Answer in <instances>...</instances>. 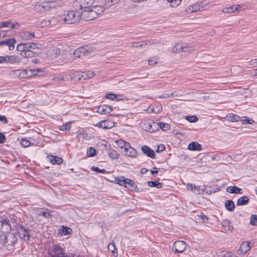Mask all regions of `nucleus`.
<instances>
[{
    "label": "nucleus",
    "instance_id": "1",
    "mask_svg": "<svg viewBox=\"0 0 257 257\" xmlns=\"http://www.w3.org/2000/svg\"><path fill=\"white\" fill-rule=\"evenodd\" d=\"M80 20V12L78 11H70L65 12L64 14L60 16L59 21L64 22L67 24H71L77 23Z\"/></svg>",
    "mask_w": 257,
    "mask_h": 257
},
{
    "label": "nucleus",
    "instance_id": "2",
    "mask_svg": "<svg viewBox=\"0 0 257 257\" xmlns=\"http://www.w3.org/2000/svg\"><path fill=\"white\" fill-rule=\"evenodd\" d=\"M4 233V235L2 236L3 242L1 245L2 248H6L7 250H12L14 247L15 243L17 242V238L15 235L13 233L7 232Z\"/></svg>",
    "mask_w": 257,
    "mask_h": 257
},
{
    "label": "nucleus",
    "instance_id": "3",
    "mask_svg": "<svg viewBox=\"0 0 257 257\" xmlns=\"http://www.w3.org/2000/svg\"><path fill=\"white\" fill-rule=\"evenodd\" d=\"M49 254L51 257H72L64 252L63 248L56 244H54L48 250Z\"/></svg>",
    "mask_w": 257,
    "mask_h": 257
},
{
    "label": "nucleus",
    "instance_id": "4",
    "mask_svg": "<svg viewBox=\"0 0 257 257\" xmlns=\"http://www.w3.org/2000/svg\"><path fill=\"white\" fill-rule=\"evenodd\" d=\"M58 4L56 2L53 1H45L41 4L35 5V8L37 10L40 11H49L52 9L56 8Z\"/></svg>",
    "mask_w": 257,
    "mask_h": 257
},
{
    "label": "nucleus",
    "instance_id": "5",
    "mask_svg": "<svg viewBox=\"0 0 257 257\" xmlns=\"http://www.w3.org/2000/svg\"><path fill=\"white\" fill-rule=\"evenodd\" d=\"M96 18V15L92 9L90 7L87 9H85L82 12H80V20H82L86 21H92Z\"/></svg>",
    "mask_w": 257,
    "mask_h": 257
},
{
    "label": "nucleus",
    "instance_id": "6",
    "mask_svg": "<svg viewBox=\"0 0 257 257\" xmlns=\"http://www.w3.org/2000/svg\"><path fill=\"white\" fill-rule=\"evenodd\" d=\"M92 50L88 46L81 47L75 50L73 55L75 57L81 58L91 53Z\"/></svg>",
    "mask_w": 257,
    "mask_h": 257
},
{
    "label": "nucleus",
    "instance_id": "7",
    "mask_svg": "<svg viewBox=\"0 0 257 257\" xmlns=\"http://www.w3.org/2000/svg\"><path fill=\"white\" fill-rule=\"evenodd\" d=\"M93 0H76L74 2L75 9L77 11L82 10L83 9L90 8L89 5L92 4Z\"/></svg>",
    "mask_w": 257,
    "mask_h": 257
},
{
    "label": "nucleus",
    "instance_id": "8",
    "mask_svg": "<svg viewBox=\"0 0 257 257\" xmlns=\"http://www.w3.org/2000/svg\"><path fill=\"white\" fill-rule=\"evenodd\" d=\"M11 230L9 220L0 216V232H7Z\"/></svg>",
    "mask_w": 257,
    "mask_h": 257
},
{
    "label": "nucleus",
    "instance_id": "9",
    "mask_svg": "<svg viewBox=\"0 0 257 257\" xmlns=\"http://www.w3.org/2000/svg\"><path fill=\"white\" fill-rule=\"evenodd\" d=\"M18 233L21 239L24 241H28L30 239L29 230L23 226L19 225L18 227Z\"/></svg>",
    "mask_w": 257,
    "mask_h": 257
},
{
    "label": "nucleus",
    "instance_id": "10",
    "mask_svg": "<svg viewBox=\"0 0 257 257\" xmlns=\"http://www.w3.org/2000/svg\"><path fill=\"white\" fill-rule=\"evenodd\" d=\"M16 40L14 38H9L3 41H0V46L8 47L9 50H13Z\"/></svg>",
    "mask_w": 257,
    "mask_h": 257
},
{
    "label": "nucleus",
    "instance_id": "11",
    "mask_svg": "<svg viewBox=\"0 0 257 257\" xmlns=\"http://www.w3.org/2000/svg\"><path fill=\"white\" fill-rule=\"evenodd\" d=\"M186 248V243L182 240L175 241L173 245V250L176 252H182Z\"/></svg>",
    "mask_w": 257,
    "mask_h": 257
},
{
    "label": "nucleus",
    "instance_id": "12",
    "mask_svg": "<svg viewBox=\"0 0 257 257\" xmlns=\"http://www.w3.org/2000/svg\"><path fill=\"white\" fill-rule=\"evenodd\" d=\"M221 225L223 228L222 231L225 233L231 232L233 228L230 222L227 219L223 220L221 222Z\"/></svg>",
    "mask_w": 257,
    "mask_h": 257
},
{
    "label": "nucleus",
    "instance_id": "13",
    "mask_svg": "<svg viewBox=\"0 0 257 257\" xmlns=\"http://www.w3.org/2000/svg\"><path fill=\"white\" fill-rule=\"evenodd\" d=\"M94 76V73L90 71H87L85 72H81V73H77V77H78L79 79H82L85 80L90 79Z\"/></svg>",
    "mask_w": 257,
    "mask_h": 257
},
{
    "label": "nucleus",
    "instance_id": "14",
    "mask_svg": "<svg viewBox=\"0 0 257 257\" xmlns=\"http://www.w3.org/2000/svg\"><path fill=\"white\" fill-rule=\"evenodd\" d=\"M126 182L124 185V187L127 188L129 190L132 191L139 192V188L137 187V185L135 184V182L130 179L126 178Z\"/></svg>",
    "mask_w": 257,
    "mask_h": 257
},
{
    "label": "nucleus",
    "instance_id": "15",
    "mask_svg": "<svg viewBox=\"0 0 257 257\" xmlns=\"http://www.w3.org/2000/svg\"><path fill=\"white\" fill-rule=\"evenodd\" d=\"M142 151L143 153L146 155L148 157L152 159H154L155 158V153L154 151L148 146H143L142 147Z\"/></svg>",
    "mask_w": 257,
    "mask_h": 257
},
{
    "label": "nucleus",
    "instance_id": "16",
    "mask_svg": "<svg viewBox=\"0 0 257 257\" xmlns=\"http://www.w3.org/2000/svg\"><path fill=\"white\" fill-rule=\"evenodd\" d=\"M112 109L111 106L107 105H100L98 108L97 111L101 114H106L109 113L112 111Z\"/></svg>",
    "mask_w": 257,
    "mask_h": 257
},
{
    "label": "nucleus",
    "instance_id": "17",
    "mask_svg": "<svg viewBox=\"0 0 257 257\" xmlns=\"http://www.w3.org/2000/svg\"><path fill=\"white\" fill-rule=\"evenodd\" d=\"M95 125L104 129H109L113 126L112 123L107 120H102Z\"/></svg>",
    "mask_w": 257,
    "mask_h": 257
},
{
    "label": "nucleus",
    "instance_id": "18",
    "mask_svg": "<svg viewBox=\"0 0 257 257\" xmlns=\"http://www.w3.org/2000/svg\"><path fill=\"white\" fill-rule=\"evenodd\" d=\"M15 75L20 79L26 78L30 76L26 70H17L15 71Z\"/></svg>",
    "mask_w": 257,
    "mask_h": 257
},
{
    "label": "nucleus",
    "instance_id": "19",
    "mask_svg": "<svg viewBox=\"0 0 257 257\" xmlns=\"http://www.w3.org/2000/svg\"><path fill=\"white\" fill-rule=\"evenodd\" d=\"M91 8L92 9L93 12L95 13L96 18H97L99 15H101L102 13L104 12L105 8V7L99 5L93 6L91 7Z\"/></svg>",
    "mask_w": 257,
    "mask_h": 257
},
{
    "label": "nucleus",
    "instance_id": "20",
    "mask_svg": "<svg viewBox=\"0 0 257 257\" xmlns=\"http://www.w3.org/2000/svg\"><path fill=\"white\" fill-rule=\"evenodd\" d=\"M240 8L241 6L239 5H237L235 6H232L223 9L222 12L224 13H231L237 11Z\"/></svg>",
    "mask_w": 257,
    "mask_h": 257
},
{
    "label": "nucleus",
    "instance_id": "21",
    "mask_svg": "<svg viewBox=\"0 0 257 257\" xmlns=\"http://www.w3.org/2000/svg\"><path fill=\"white\" fill-rule=\"evenodd\" d=\"M20 36L21 38L24 40H29L34 38L35 34L33 32L25 31L21 33Z\"/></svg>",
    "mask_w": 257,
    "mask_h": 257
},
{
    "label": "nucleus",
    "instance_id": "22",
    "mask_svg": "<svg viewBox=\"0 0 257 257\" xmlns=\"http://www.w3.org/2000/svg\"><path fill=\"white\" fill-rule=\"evenodd\" d=\"M188 149L191 151H200L202 146L197 142H193L188 145Z\"/></svg>",
    "mask_w": 257,
    "mask_h": 257
},
{
    "label": "nucleus",
    "instance_id": "23",
    "mask_svg": "<svg viewBox=\"0 0 257 257\" xmlns=\"http://www.w3.org/2000/svg\"><path fill=\"white\" fill-rule=\"evenodd\" d=\"M226 191L231 194H242V189L237 186H228L226 188Z\"/></svg>",
    "mask_w": 257,
    "mask_h": 257
},
{
    "label": "nucleus",
    "instance_id": "24",
    "mask_svg": "<svg viewBox=\"0 0 257 257\" xmlns=\"http://www.w3.org/2000/svg\"><path fill=\"white\" fill-rule=\"evenodd\" d=\"M19 61V58L17 56L12 55L4 56V63H18Z\"/></svg>",
    "mask_w": 257,
    "mask_h": 257
},
{
    "label": "nucleus",
    "instance_id": "25",
    "mask_svg": "<svg viewBox=\"0 0 257 257\" xmlns=\"http://www.w3.org/2000/svg\"><path fill=\"white\" fill-rule=\"evenodd\" d=\"M185 11L187 13H196L197 12H199V6L197 4V3H195L193 5H191L188 6L186 9Z\"/></svg>",
    "mask_w": 257,
    "mask_h": 257
},
{
    "label": "nucleus",
    "instance_id": "26",
    "mask_svg": "<svg viewBox=\"0 0 257 257\" xmlns=\"http://www.w3.org/2000/svg\"><path fill=\"white\" fill-rule=\"evenodd\" d=\"M250 246L249 242H243L239 247V250L241 253H245L250 249Z\"/></svg>",
    "mask_w": 257,
    "mask_h": 257
},
{
    "label": "nucleus",
    "instance_id": "27",
    "mask_svg": "<svg viewBox=\"0 0 257 257\" xmlns=\"http://www.w3.org/2000/svg\"><path fill=\"white\" fill-rule=\"evenodd\" d=\"M249 198L247 196L239 198L236 202L237 206L246 205L249 202Z\"/></svg>",
    "mask_w": 257,
    "mask_h": 257
},
{
    "label": "nucleus",
    "instance_id": "28",
    "mask_svg": "<svg viewBox=\"0 0 257 257\" xmlns=\"http://www.w3.org/2000/svg\"><path fill=\"white\" fill-rule=\"evenodd\" d=\"M50 162L52 164H58L60 165L63 162V160L60 157H58L54 156H50L49 157Z\"/></svg>",
    "mask_w": 257,
    "mask_h": 257
},
{
    "label": "nucleus",
    "instance_id": "29",
    "mask_svg": "<svg viewBox=\"0 0 257 257\" xmlns=\"http://www.w3.org/2000/svg\"><path fill=\"white\" fill-rule=\"evenodd\" d=\"M225 206L229 211H232L235 208V204L231 200H228L225 203Z\"/></svg>",
    "mask_w": 257,
    "mask_h": 257
},
{
    "label": "nucleus",
    "instance_id": "30",
    "mask_svg": "<svg viewBox=\"0 0 257 257\" xmlns=\"http://www.w3.org/2000/svg\"><path fill=\"white\" fill-rule=\"evenodd\" d=\"M199 11H203L209 8L208 3L206 1H201L197 3Z\"/></svg>",
    "mask_w": 257,
    "mask_h": 257
},
{
    "label": "nucleus",
    "instance_id": "31",
    "mask_svg": "<svg viewBox=\"0 0 257 257\" xmlns=\"http://www.w3.org/2000/svg\"><path fill=\"white\" fill-rule=\"evenodd\" d=\"M153 125H156V123L154 121L152 122V124L150 123H145L143 126V129L146 131L154 132H155V130L153 128Z\"/></svg>",
    "mask_w": 257,
    "mask_h": 257
},
{
    "label": "nucleus",
    "instance_id": "32",
    "mask_svg": "<svg viewBox=\"0 0 257 257\" xmlns=\"http://www.w3.org/2000/svg\"><path fill=\"white\" fill-rule=\"evenodd\" d=\"M1 25L2 28L3 27H8L11 29H14L16 28V26H18V28H19L20 25L18 24H12L10 21H5L1 23Z\"/></svg>",
    "mask_w": 257,
    "mask_h": 257
},
{
    "label": "nucleus",
    "instance_id": "33",
    "mask_svg": "<svg viewBox=\"0 0 257 257\" xmlns=\"http://www.w3.org/2000/svg\"><path fill=\"white\" fill-rule=\"evenodd\" d=\"M183 48V43H179L176 44L173 48L172 51L175 53H180L182 52Z\"/></svg>",
    "mask_w": 257,
    "mask_h": 257
},
{
    "label": "nucleus",
    "instance_id": "34",
    "mask_svg": "<svg viewBox=\"0 0 257 257\" xmlns=\"http://www.w3.org/2000/svg\"><path fill=\"white\" fill-rule=\"evenodd\" d=\"M194 50V48L190 44L183 43V48L182 52L191 53Z\"/></svg>",
    "mask_w": 257,
    "mask_h": 257
},
{
    "label": "nucleus",
    "instance_id": "35",
    "mask_svg": "<svg viewBox=\"0 0 257 257\" xmlns=\"http://www.w3.org/2000/svg\"><path fill=\"white\" fill-rule=\"evenodd\" d=\"M126 178H125L123 176L116 177L115 178V183L119 184L121 186H124L125 183L126 182Z\"/></svg>",
    "mask_w": 257,
    "mask_h": 257
},
{
    "label": "nucleus",
    "instance_id": "36",
    "mask_svg": "<svg viewBox=\"0 0 257 257\" xmlns=\"http://www.w3.org/2000/svg\"><path fill=\"white\" fill-rule=\"evenodd\" d=\"M126 153V155L132 158H136L137 156V152L136 150L132 147L130 148L127 151H125Z\"/></svg>",
    "mask_w": 257,
    "mask_h": 257
},
{
    "label": "nucleus",
    "instance_id": "37",
    "mask_svg": "<svg viewBox=\"0 0 257 257\" xmlns=\"http://www.w3.org/2000/svg\"><path fill=\"white\" fill-rule=\"evenodd\" d=\"M20 54L22 56L25 58H32L34 57L35 55V53L32 50H30L29 51H27V52Z\"/></svg>",
    "mask_w": 257,
    "mask_h": 257
},
{
    "label": "nucleus",
    "instance_id": "38",
    "mask_svg": "<svg viewBox=\"0 0 257 257\" xmlns=\"http://www.w3.org/2000/svg\"><path fill=\"white\" fill-rule=\"evenodd\" d=\"M157 124L159 128L162 129V130L163 131H167L170 128V126L168 123L160 122L158 123Z\"/></svg>",
    "mask_w": 257,
    "mask_h": 257
},
{
    "label": "nucleus",
    "instance_id": "39",
    "mask_svg": "<svg viewBox=\"0 0 257 257\" xmlns=\"http://www.w3.org/2000/svg\"><path fill=\"white\" fill-rule=\"evenodd\" d=\"M118 3L117 0H105L104 7L108 9L111 6L114 5Z\"/></svg>",
    "mask_w": 257,
    "mask_h": 257
},
{
    "label": "nucleus",
    "instance_id": "40",
    "mask_svg": "<svg viewBox=\"0 0 257 257\" xmlns=\"http://www.w3.org/2000/svg\"><path fill=\"white\" fill-rule=\"evenodd\" d=\"M108 155L112 159H117L119 157V154L114 150H110L108 151Z\"/></svg>",
    "mask_w": 257,
    "mask_h": 257
},
{
    "label": "nucleus",
    "instance_id": "41",
    "mask_svg": "<svg viewBox=\"0 0 257 257\" xmlns=\"http://www.w3.org/2000/svg\"><path fill=\"white\" fill-rule=\"evenodd\" d=\"M51 24V21L49 19H43L42 20L40 23L39 24V25L41 27H46L50 26Z\"/></svg>",
    "mask_w": 257,
    "mask_h": 257
},
{
    "label": "nucleus",
    "instance_id": "42",
    "mask_svg": "<svg viewBox=\"0 0 257 257\" xmlns=\"http://www.w3.org/2000/svg\"><path fill=\"white\" fill-rule=\"evenodd\" d=\"M71 122H66L65 124L60 126V130L63 131L69 130L71 128Z\"/></svg>",
    "mask_w": 257,
    "mask_h": 257
},
{
    "label": "nucleus",
    "instance_id": "43",
    "mask_svg": "<svg viewBox=\"0 0 257 257\" xmlns=\"http://www.w3.org/2000/svg\"><path fill=\"white\" fill-rule=\"evenodd\" d=\"M87 156L89 157H93L96 154V150L93 147H90L87 151Z\"/></svg>",
    "mask_w": 257,
    "mask_h": 257
},
{
    "label": "nucleus",
    "instance_id": "44",
    "mask_svg": "<svg viewBox=\"0 0 257 257\" xmlns=\"http://www.w3.org/2000/svg\"><path fill=\"white\" fill-rule=\"evenodd\" d=\"M186 119L190 122H195L198 120V117L195 115L186 116Z\"/></svg>",
    "mask_w": 257,
    "mask_h": 257
},
{
    "label": "nucleus",
    "instance_id": "45",
    "mask_svg": "<svg viewBox=\"0 0 257 257\" xmlns=\"http://www.w3.org/2000/svg\"><path fill=\"white\" fill-rule=\"evenodd\" d=\"M62 232L64 235L70 234L72 232V229L69 227L63 226Z\"/></svg>",
    "mask_w": 257,
    "mask_h": 257
},
{
    "label": "nucleus",
    "instance_id": "46",
    "mask_svg": "<svg viewBox=\"0 0 257 257\" xmlns=\"http://www.w3.org/2000/svg\"><path fill=\"white\" fill-rule=\"evenodd\" d=\"M250 223L252 225H257V215L253 214L250 217Z\"/></svg>",
    "mask_w": 257,
    "mask_h": 257
},
{
    "label": "nucleus",
    "instance_id": "47",
    "mask_svg": "<svg viewBox=\"0 0 257 257\" xmlns=\"http://www.w3.org/2000/svg\"><path fill=\"white\" fill-rule=\"evenodd\" d=\"M228 117H229V119L231 121H237L240 119V117L236 114H231Z\"/></svg>",
    "mask_w": 257,
    "mask_h": 257
},
{
    "label": "nucleus",
    "instance_id": "48",
    "mask_svg": "<svg viewBox=\"0 0 257 257\" xmlns=\"http://www.w3.org/2000/svg\"><path fill=\"white\" fill-rule=\"evenodd\" d=\"M21 144L24 147H28L30 145V142L26 139H22L21 140Z\"/></svg>",
    "mask_w": 257,
    "mask_h": 257
},
{
    "label": "nucleus",
    "instance_id": "49",
    "mask_svg": "<svg viewBox=\"0 0 257 257\" xmlns=\"http://www.w3.org/2000/svg\"><path fill=\"white\" fill-rule=\"evenodd\" d=\"M91 169L97 173L105 174L107 172L105 169H100L98 167H92Z\"/></svg>",
    "mask_w": 257,
    "mask_h": 257
},
{
    "label": "nucleus",
    "instance_id": "50",
    "mask_svg": "<svg viewBox=\"0 0 257 257\" xmlns=\"http://www.w3.org/2000/svg\"><path fill=\"white\" fill-rule=\"evenodd\" d=\"M38 215H43L44 217L46 218H49L51 217V215L49 212L47 211H41L40 213L38 214Z\"/></svg>",
    "mask_w": 257,
    "mask_h": 257
},
{
    "label": "nucleus",
    "instance_id": "51",
    "mask_svg": "<svg viewBox=\"0 0 257 257\" xmlns=\"http://www.w3.org/2000/svg\"><path fill=\"white\" fill-rule=\"evenodd\" d=\"M167 1L171 4L172 7H175L180 5L181 0H167Z\"/></svg>",
    "mask_w": 257,
    "mask_h": 257
},
{
    "label": "nucleus",
    "instance_id": "52",
    "mask_svg": "<svg viewBox=\"0 0 257 257\" xmlns=\"http://www.w3.org/2000/svg\"><path fill=\"white\" fill-rule=\"evenodd\" d=\"M24 43L20 44L17 46V49L19 52H20L21 53H24Z\"/></svg>",
    "mask_w": 257,
    "mask_h": 257
},
{
    "label": "nucleus",
    "instance_id": "53",
    "mask_svg": "<svg viewBox=\"0 0 257 257\" xmlns=\"http://www.w3.org/2000/svg\"><path fill=\"white\" fill-rule=\"evenodd\" d=\"M174 96V93H172L170 94L166 93L163 94L162 95L159 96L158 97L159 98H169L171 96Z\"/></svg>",
    "mask_w": 257,
    "mask_h": 257
},
{
    "label": "nucleus",
    "instance_id": "54",
    "mask_svg": "<svg viewBox=\"0 0 257 257\" xmlns=\"http://www.w3.org/2000/svg\"><path fill=\"white\" fill-rule=\"evenodd\" d=\"M149 64V65H154L155 64H157V61L155 57H152L148 60Z\"/></svg>",
    "mask_w": 257,
    "mask_h": 257
},
{
    "label": "nucleus",
    "instance_id": "55",
    "mask_svg": "<svg viewBox=\"0 0 257 257\" xmlns=\"http://www.w3.org/2000/svg\"><path fill=\"white\" fill-rule=\"evenodd\" d=\"M116 143H117L118 146L119 147L122 149L123 148L124 146L125 145V142L122 140H119L118 141H116Z\"/></svg>",
    "mask_w": 257,
    "mask_h": 257
},
{
    "label": "nucleus",
    "instance_id": "56",
    "mask_svg": "<svg viewBox=\"0 0 257 257\" xmlns=\"http://www.w3.org/2000/svg\"><path fill=\"white\" fill-rule=\"evenodd\" d=\"M108 250L111 251L113 252H114V250H116L115 246L114 244L112 243H110L108 245Z\"/></svg>",
    "mask_w": 257,
    "mask_h": 257
},
{
    "label": "nucleus",
    "instance_id": "57",
    "mask_svg": "<svg viewBox=\"0 0 257 257\" xmlns=\"http://www.w3.org/2000/svg\"><path fill=\"white\" fill-rule=\"evenodd\" d=\"M165 145H163V144H161L160 145H159L158 146V148L156 150V152H158V153H159V152H162L163 151H164L165 149Z\"/></svg>",
    "mask_w": 257,
    "mask_h": 257
},
{
    "label": "nucleus",
    "instance_id": "58",
    "mask_svg": "<svg viewBox=\"0 0 257 257\" xmlns=\"http://www.w3.org/2000/svg\"><path fill=\"white\" fill-rule=\"evenodd\" d=\"M157 181H150L148 182V185L150 187H157Z\"/></svg>",
    "mask_w": 257,
    "mask_h": 257
},
{
    "label": "nucleus",
    "instance_id": "59",
    "mask_svg": "<svg viewBox=\"0 0 257 257\" xmlns=\"http://www.w3.org/2000/svg\"><path fill=\"white\" fill-rule=\"evenodd\" d=\"M249 65L254 67H257V59H252L250 62Z\"/></svg>",
    "mask_w": 257,
    "mask_h": 257
},
{
    "label": "nucleus",
    "instance_id": "60",
    "mask_svg": "<svg viewBox=\"0 0 257 257\" xmlns=\"http://www.w3.org/2000/svg\"><path fill=\"white\" fill-rule=\"evenodd\" d=\"M0 121L4 122L5 124L8 123V121L6 117L4 115H0Z\"/></svg>",
    "mask_w": 257,
    "mask_h": 257
},
{
    "label": "nucleus",
    "instance_id": "61",
    "mask_svg": "<svg viewBox=\"0 0 257 257\" xmlns=\"http://www.w3.org/2000/svg\"><path fill=\"white\" fill-rule=\"evenodd\" d=\"M29 46L31 48V49L34 50L37 48H38V45L34 43H32V42L29 43Z\"/></svg>",
    "mask_w": 257,
    "mask_h": 257
},
{
    "label": "nucleus",
    "instance_id": "62",
    "mask_svg": "<svg viewBox=\"0 0 257 257\" xmlns=\"http://www.w3.org/2000/svg\"><path fill=\"white\" fill-rule=\"evenodd\" d=\"M24 46H25V48H24V52H27V51H29L30 50H31V48L29 46V43H24Z\"/></svg>",
    "mask_w": 257,
    "mask_h": 257
},
{
    "label": "nucleus",
    "instance_id": "63",
    "mask_svg": "<svg viewBox=\"0 0 257 257\" xmlns=\"http://www.w3.org/2000/svg\"><path fill=\"white\" fill-rule=\"evenodd\" d=\"M132 147L131 146V145L129 143L126 142L125 143V145L124 146L123 149L124 151H127L130 149V148H131Z\"/></svg>",
    "mask_w": 257,
    "mask_h": 257
},
{
    "label": "nucleus",
    "instance_id": "64",
    "mask_svg": "<svg viewBox=\"0 0 257 257\" xmlns=\"http://www.w3.org/2000/svg\"><path fill=\"white\" fill-rule=\"evenodd\" d=\"M6 141L5 136L0 132V143H3Z\"/></svg>",
    "mask_w": 257,
    "mask_h": 257
}]
</instances>
